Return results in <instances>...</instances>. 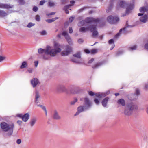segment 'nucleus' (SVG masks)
I'll return each mask as SVG.
<instances>
[{
	"instance_id": "obj_1",
	"label": "nucleus",
	"mask_w": 148,
	"mask_h": 148,
	"mask_svg": "<svg viewBox=\"0 0 148 148\" xmlns=\"http://www.w3.org/2000/svg\"><path fill=\"white\" fill-rule=\"evenodd\" d=\"M61 45L59 43L55 42L54 45V48L52 49L49 46H47L45 49L40 48L38 49V52L39 54L45 53L46 55H50L54 57L56 54L60 52L61 51Z\"/></svg>"
},
{
	"instance_id": "obj_2",
	"label": "nucleus",
	"mask_w": 148,
	"mask_h": 148,
	"mask_svg": "<svg viewBox=\"0 0 148 148\" xmlns=\"http://www.w3.org/2000/svg\"><path fill=\"white\" fill-rule=\"evenodd\" d=\"M138 108L135 103L131 102L128 103L125 107L124 114L125 115L129 116L132 115L133 112L137 111Z\"/></svg>"
},
{
	"instance_id": "obj_3",
	"label": "nucleus",
	"mask_w": 148,
	"mask_h": 148,
	"mask_svg": "<svg viewBox=\"0 0 148 148\" xmlns=\"http://www.w3.org/2000/svg\"><path fill=\"white\" fill-rule=\"evenodd\" d=\"M125 7H127L126 13L121 15V16H124L130 13L134 8V5L133 4L126 3L124 1H121L117 5L116 8L118 10H119L120 8H124Z\"/></svg>"
},
{
	"instance_id": "obj_4",
	"label": "nucleus",
	"mask_w": 148,
	"mask_h": 148,
	"mask_svg": "<svg viewBox=\"0 0 148 148\" xmlns=\"http://www.w3.org/2000/svg\"><path fill=\"white\" fill-rule=\"evenodd\" d=\"M1 128L5 132H8L7 134L8 136L11 135L13 132V129L14 127V124L12 123L8 124L5 122H3L1 123Z\"/></svg>"
},
{
	"instance_id": "obj_5",
	"label": "nucleus",
	"mask_w": 148,
	"mask_h": 148,
	"mask_svg": "<svg viewBox=\"0 0 148 148\" xmlns=\"http://www.w3.org/2000/svg\"><path fill=\"white\" fill-rule=\"evenodd\" d=\"M88 93L89 95L91 96H93L95 95L97 97L99 98H101L107 95H108L110 92L109 91H108L106 92H105L99 93H94L92 91H88Z\"/></svg>"
},
{
	"instance_id": "obj_6",
	"label": "nucleus",
	"mask_w": 148,
	"mask_h": 148,
	"mask_svg": "<svg viewBox=\"0 0 148 148\" xmlns=\"http://www.w3.org/2000/svg\"><path fill=\"white\" fill-rule=\"evenodd\" d=\"M80 100L84 102V106L88 110L91 107L92 103L89 98L87 97L82 98L80 99Z\"/></svg>"
},
{
	"instance_id": "obj_7",
	"label": "nucleus",
	"mask_w": 148,
	"mask_h": 148,
	"mask_svg": "<svg viewBox=\"0 0 148 148\" xmlns=\"http://www.w3.org/2000/svg\"><path fill=\"white\" fill-rule=\"evenodd\" d=\"M119 20L118 17L116 16H113L111 15L107 17L108 21L111 24H115Z\"/></svg>"
},
{
	"instance_id": "obj_8",
	"label": "nucleus",
	"mask_w": 148,
	"mask_h": 148,
	"mask_svg": "<svg viewBox=\"0 0 148 148\" xmlns=\"http://www.w3.org/2000/svg\"><path fill=\"white\" fill-rule=\"evenodd\" d=\"M95 25H93L88 27V29L92 33V36L94 37H96L98 34V32L96 30L97 24H95Z\"/></svg>"
},
{
	"instance_id": "obj_9",
	"label": "nucleus",
	"mask_w": 148,
	"mask_h": 148,
	"mask_svg": "<svg viewBox=\"0 0 148 148\" xmlns=\"http://www.w3.org/2000/svg\"><path fill=\"white\" fill-rule=\"evenodd\" d=\"M72 51V47L69 45H67L65 46V50L62 52L61 55L63 56H67Z\"/></svg>"
},
{
	"instance_id": "obj_10",
	"label": "nucleus",
	"mask_w": 148,
	"mask_h": 148,
	"mask_svg": "<svg viewBox=\"0 0 148 148\" xmlns=\"http://www.w3.org/2000/svg\"><path fill=\"white\" fill-rule=\"evenodd\" d=\"M57 90L60 92H64L67 94H69V91L65 86L63 84H60L58 85L57 87Z\"/></svg>"
},
{
	"instance_id": "obj_11",
	"label": "nucleus",
	"mask_w": 148,
	"mask_h": 148,
	"mask_svg": "<svg viewBox=\"0 0 148 148\" xmlns=\"http://www.w3.org/2000/svg\"><path fill=\"white\" fill-rule=\"evenodd\" d=\"M73 56L77 59H76L75 58H72L71 59V60L73 62L78 64L82 62L80 52H78L77 53L73 54Z\"/></svg>"
},
{
	"instance_id": "obj_12",
	"label": "nucleus",
	"mask_w": 148,
	"mask_h": 148,
	"mask_svg": "<svg viewBox=\"0 0 148 148\" xmlns=\"http://www.w3.org/2000/svg\"><path fill=\"white\" fill-rule=\"evenodd\" d=\"M85 22L89 23L90 22H95V23L94 25H95V24H97V23H99L100 21V20L99 18H95L92 17H88L86 19Z\"/></svg>"
},
{
	"instance_id": "obj_13",
	"label": "nucleus",
	"mask_w": 148,
	"mask_h": 148,
	"mask_svg": "<svg viewBox=\"0 0 148 148\" xmlns=\"http://www.w3.org/2000/svg\"><path fill=\"white\" fill-rule=\"evenodd\" d=\"M62 35L65 37L69 44L70 45H72L73 43L72 39L69 36L67 32L66 31H64L62 33Z\"/></svg>"
},
{
	"instance_id": "obj_14",
	"label": "nucleus",
	"mask_w": 148,
	"mask_h": 148,
	"mask_svg": "<svg viewBox=\"0 0 148 148\" xmlns=\"http://www.w3.org/2000/svg\"><path fill=\"white\" fill-rule=\"evenodd\" d=\"M88 110L84 106H80L77 107V112L75 114L74 116H76L78 115L80 113L84 111Z\"/></svg>"
},
{
	"instance_id": "obj_15",
	"label": "nucleus",
	"mask_w": 148,
	"mask_h": 148,
	"mask_svg": "<svg viewBox=\"0 0 148 148\" xmlns=\"http://www.w3.org/2000/svg\"><path fill=\"white\" fill-rule=\"evenodd\" d=\"M40 83L38 79L36 78H33L31 80V84L33 88L36 87Z\"/></svg>"
},
{
	"instance_id": "obj_16",
	"label": "nucleus",
	"mask_w": 148,
	"mask_h": 148,
	"mask_svg": "<svg viewBox=\"0 0 148 148\" xmlns=\"http://www.w3.org/2000/svg\"><path fill=\"white\" fill-rule=\"evenodd\" d=\"M140 11L142 13H139L138 14V16H141L143 15V13L145 12H147L148 14V6L142 7L140 8Z\"/></svg>"
},
{
	"instance_id": "obj_17",
	"label": "nucleus",
	"mask_w": 148,
	"mask_h": 148,
	"mask_svg": "<svg viewBox=\"0 0 148 148\" xmlns=\"http://www.w3.org/2000/svg\"><path fill=\"white\" fill-rule=\"evenodd\" d=\"M139 90L138 89H136V90L135 93L132 94L131 95L132 97L129 98L130 100H134L137 98L139 94Z\"/></svg>"
},
{
	"instance_id": "obj_18",
	"label": "nucleus",
	"mask_w": 148,
	"mask_h": 148,
	"mask_svg": "<svg viewBox=\"0 0 148 148\" xmlns=\"http://www.w3.org/2000/svg\"><path fill=\"white\" fill-rule=\"evenodd\" d=\"M53 118L55 120H60L61 119V116L59 115L58 112L56 110H55L53 114Z\"/></svg>"
},
{
	"instance_id": "obj_19",
	"label": "nucleus",
	"mask_w": 148,
	"mask_h": 148,
	"mask_svg": "<svg viewBox=\"0 0 148 148\" xmlns=\"http://www.w3.org/2000/svg\"><path fill=\"white\" fill-rule=\"evenodd\" d=\"M13 7V5H10L8 4L0 3V8L3 9H9L12 8Z\"/></svg>"
},
{
	"instance_id": "obj_20",
	"label": "nucleus",
	"mask_w": 148,
	"mask_h": 148,
	"mask_svg": "<svg viewBox=\"0 0 148 148\" xmlns=\"http://www.w3.org/2000/svg\"><path fill=\"white\" fill-rule=\"evenodd\" d=\"M35 101L37 103H38L39 102V99L40 98V96L38 91L37 90L35 91Z\"/></svg>"
},
{
	"instance_id": "obj_21",
	"label": "nucleus",
	"mask_w": 148,
	"mask_h": 148,
	"mask_svg": "<svg viewBox=\"0 0 148 148\" xmlns=\"http://www.w3.org/2000/svg\"><path fill=\"white\" fill-rule=\"evenodd\" d=\"M109 99V98L108 97H106L102 101V104L104 107H106L107 103Z\"/></svg>"
},
{
	"instance_id": "obj_22",
	"label": "nucleus",
	"mask_w": 148,
	"mask_h": 148,
	"mask_svg": "<svg viewBox=\"0 0 148 148\" xmlns=\"http://www.w3.org/2000/svg\"><path fill=\"white\" fill-rule=\"evenodd\" d=\"M114 0H111L110 1V3L108 7V9L106 10V12L107 13L109 12L112 9L113 6V2Z\"/></svg>"
},
{
	"instance_id": "obj_23",
	"label": "nucleus",
	"mask_w": 148,
	"mask_h": 148,
	"mask_svg": "<svg viewBox=\"0 0 148 148\" xmlns=\"http://www.w3.org/2000/svg\"><path fill=\"white\" fill-rule=\"evenodd\" d=\"M29 118V115L28 113H26L22 116V120L25 122H27Z\"/></svg>"
},
{
	"instance_id": "obj_24",
	"label": "nucleus",
	"mask_w": 148,
	"mask_h": 148,
	"mask_svg": "<svg viewBox=\"0 0 148 148\" xmlns=\"http://www.w3.org/2000/svg\"><path fill=\"white\" fill-rule=\"evenodd\" d=\"M147 18V16L146 15H145L142 17H141L140 18V21L143 23H145Z\"/></svg>"
},
{
	"instance_id": "obj_25",
	"label": "nucleus",
	"mask_w": 148,
	"mask_h": 148,
	"mask_svg": "<svg viewBox=\"0 0 148 148\" xmlns=\"http://www.w3.org/2000/svg\"><path fill=\"white\" fill-rule=\"evenodd\" d=\"M117 103L121 104L123 106H125V102L124 100L123 99H119L117 101Z\"/></svg>"
},
{
	"instance_id": "obj_26",
	"label": "nucleus",
	"mask_w": 148,
	"mask_h": 148,
	"mask_svg": "<svg viewBox=\"0 0 148 148\" xmlns=\"http://www.w3.org/2000/svg\"><path fill=\"white\" fill-rule=\"evenodd\" d=\"M37 119L36 118H34L32 119L29 122V124L31 127H33Z\"/></svg>"
},
{
	"instance_id": "obj_27",
	"label": "nucleus",
	"mask_w": 148,
	"mask_h": 148,
	"mask_svg": "<svg viewBox=\"0 0 148 148\" xmlns=\"http://www.w3.org/2000/svg\"><path fill=\"white\" fill-rule=\"evenodd\" d=\"M8 15L7 13L2 10H0V17H3L6 16Z\"/></svg>"
},
{
	"instance_id": "obj_28",
	"label": "nucleus",
	"mask_w": 148,
	"mask_h": 148,
	"mask_svg": "<svg viewBox=\"0 0 148 148\" xmlns=\"http://www.w3.org/2000/svg\"><path fill=\"white\" fill-rule=\"evenodd\" d=\"M108 42L110 44H112V47L110 48V50H112L115 46L114 40L113 39L110 40H109Z\"/></svg>"
},
{
	"instance_id": "obj_29",
	"label": "nucleus",
	"mask_w": 148,
	"mask_h": 148,
	"mask_svg": "<svg viewBox=\"0 0 148 148\" xmlns=\"http://www.w3.org/2000/svg\"><path fill=\"white\" fill-rule=\"evenodd\" d=\"M58 18V17H56L55 18H53L52 19H49L46 20V21L49 23H51L55 21Z\"/></svg>"
},
{
	"instance_id": "obj_30",
	"label": "nucleus",
	"mask_w": 148,
	"mask_h": 148,
	"mask_svg": "<svg viewBox=\"0 0 148 148\" xmlns=\"http://www.w3.org/2000/svg\"><path fill=\"white\" fill-rule=\"evenodd\" d=\"M27 66V63L25 61L23 62L21 65L20 66V68L21 69L26 68Z\"/></svg>"
},
{
	"instance_id": "obj_31",
	"label": "nucleus",
	"mask_w": 148,
	"mask_h": 148,
	"mask_svg": "<svg viewBox=\"0 0 148 148\" xmlns=\"http://www.w3.org/2000/svg\"><path fill=\"white\" fill-rule=\"evenodd\" d=\"M73 89L75 92H72L74 94H77L79 92L80 89L78 87H75Z\"/></svg>"
},
{
	"instance_id": "obj_32",
	"label": "nucleus",
	"mask_w": 148,
	"mask_h": 148,
	"mask_svg": "<svg viewBox=\"0 0 148 148\" xmlns=\"http://www.w3.org/2000/svg\"><path fill=\"white\" fill-rule=\"evenodd\" d=\"M88 29V27L85 28L84 27H82L80 28L79 29V31L82 32H85L87 31Z\"/></svg>"
},
{
	"instance_id": "obj_33",
	"label": "nucleus",
	"mask_w": 148,
	"mask_h": 148,
	"mask_svg": "<svg viewBox=\"0 0 148 148\" xmlns=\"http://www.w3.org/2000/svg\"><path fill=\"white\" fill-rule=\"evenodd\" d=\"M77 101V98L75 97L74 99L70 102V104L71 105H73Z\"/></svg>"
},
{
	"instance_id": "obj_34",
	"label": "nucleus",
	"mask_w": 148,
	"mask_h": 148,
	"mask_svg": "<svg viewBox=\"0 0 148 148\" xmlns=\"http://www.w3.org/2000/svg\"><path fill=\"white\" fill-rule=\"evenodd\" d=\"M101 65V63H97L96 64H95L94 66H92V68L93 69H95L99 67Z\"/></svg>"
},
{
	"instance_id": "obj_35",
	"label": "nucleus",
	"mask_w": 148,
	"mask_h": 148,
	"mask_svg": "<svg viewBox=\"0 0 148 148\" xmlns=\"http://www.w3.org/2000/svg\"><path fill=\"white\" fill-rule=\"evenodd\" d=\"M85 22V21L82 20L78 23V26L80 27L83 26L84 25Z\"/></svg>"
},
{
	"instance_id": "obj_36",
	"label": "nucleus",
	"mask_w": 148,
	"mask_h": 148,
	"mask_svg": "<svg viewBox=\"0 0 148 148\" xmlns=\"http://www.w3.org/2000/svg\"><path fill=\"white\" fill-rule=\"evenodd\" d=\"M97 51H98V49H92L90 51L91 53L92 54H95L97 52Z\"/></svg>"
},
{
	"instance_id": "obj_37",
	"label": "nucleus",
	"mask_w": 148,
	"mask_h": 148,
	"mask_svg": "<svg viewBox=\"0 0 148 148\" xmlns=\"http://www.w3.org/2000/svg\"><path fill=\"white\" fill-rule=\"evenodd\" d=\"M87 7H84L82 8L79 9L78 10V13H80L82 12L85 9L87 8Z\"/></svg>"
},
{
	"instance_id": "obj_38",
	"label": "nucleus",
	"mask_w": 148,
	"mask_h": 148,
	"mask_svg": "<svg viewBox=\"0 0 148 148\" xmlns=\"http://www.w3.org/2000/svg\"><path fill=\"white\" fill-rule=\"evenodd\" d=\"M136 48L137 46L136 45H134L132 47H129V49L130 51H132L134 50H136Z\"/></svg>"
},
{
	"instance_id": "obj_39",
	"label": "nucleus",
	"mask_w": 148,
	"mask_h": 148,
	"mask_svg": "<svg viewBox=\"0 0 148 148\" xmlns=\"http://www.w3.org/2000/svg\"><path fill=\"white\" fill-rule=\"evenodd\" d=\"M49 6L50 7L54 6L55 5V3L52 1H49L48 3Z\"/></svg>"
},
{
	"instance_id": "obj_40",
	"label": "nucleus",
	"mask_w": 148,
	"mask_h": 148,
	"mask_svg": "<svg viewBox=\"0 0 148 148\" xmlns=\"http://www.w3.org/2000/svg\"><path fill=\"white\" fill-rule=\"evenodd\" d=\"M18 1L21 5H24L25 3L24 0H18Z\"/></svg>"
},
{
	"instance_id": "obj_41",
	"label": "nucleus",
	"mask_w": 148,
	"mask_h": 148,
	"mask_svg": "<svg viewBox=\"0 0 148 148\" xmlns=\"http://www.w3.org/2000/svg\"><path fill=\"white\" fill-rule=\"evenodd\" d=\"M127 22H127H126V26L123 29V32H124V33H125L126 29L127 27H132V26L130 25H128Z\"/></svg>"
},
{
	"instance_id": "obj_42",
	"label": "nucleus",
	"mask_w": 148,
	"mask_h": 148,
	"mask_svg": "<svg viewBox=\"0 0 148 148\" xmlns=\"http://www.w3.org/2000/svg\"><path fill=\"white\" fill-rule=\"evenodd\" d=\"M35 25L33 23H29L27 25V27L28 28H30L32 26H34Z\"/></svg>"
},
{
	"instance_id": "obj_43",
	"label": "nucleus",
	"mask_w": 148,
	"mask_h": 148,
	"mask_svg": "<svg viewBox=\"0 0 148 148\" xmlns=\"http://www.w3.org/2000/svg\"><path fill=\"white\" fill-rule=\"evenodd\" d=\"M122 31V29H120L119 30V33H118L117 34H116L115 35V38H117V37H118L120 35V34L121 33Z\"/></svg>"
},
{
	"instance_id": "obj_44",
	"label": "nucleus",
	"mask_w": 148,
	"mask_h": 148,
	"mask_svg": "<svg viewBox=\"0 0 148 148\" xmlns=\"http://www.w3.org/2000/svg\"><path fill=\"white\" fill-rule=\"evenodd\" d=\"M36 20L38 21H40V16L39 15H37L36 16Z\"/></svg>"
},
{
	"instance_id": "obj_45",
	"label": "nucleus",
	"mask_w": 148,
	"mask_h": 148,
	"mask_svg": "<svg viewBox=\"0 0 148 148\" xmlns=\"http://www.w3.org/2000/svg\"><path fill=\"white\" fill-rule=\"evenodd\" d=\"M40 34L42 35H46L47 34V32L45 30H43L40 32Z\"/></svg>"
},
{
	"instance_id": "obj_46",
	"label": "nucleus",
	"mask_w": 148,
	"mask_h": 148,
	"mask_svg": "<svg viewBox=\"0 0 148 148\" xmlns=\"http://www.w3.org/2000/svg\"><path fill=\"white\" fill-rule=\"evenodd\" d=\"M71 6V5H66L63 8V10H68V9L69 8V7Z\"/></svg>"
},
{
	"instance_id": "obj_47",
	"label": "nucleus",
	"mask_w": 148,
	"mask_h": 148,
	"mask_svg": "<svg viewBox=\"0 0 148 148\" xmlns=\"http://www.w3.org/2000/svg\"><path fill=\"white\" fill-rule=\"evenodd\" d=\"M123 53V51H119L116 53V55L118 56L120 54H122Z\"/></svg>"
},
{
	"instance_id": "obj_48",
	"label": "nucleus",
	"mask_w": 148,
	"mask_h": 148,
	"mask_svg": "<svg viewBox=\"0 0 148 148\" xmlns=\"http://www.w3.org/2000/svg\"><path fill=\"white\" fill-rule=\"evenodd\" d=\"M94 101L95 103L97 105L99 104V101L97 99H95L94 100Z\"/></svg>"
},
{
	"instance_id": "obj_49",
	"label": "nucleus",
	"mask_w": 148,
	"mask_h": 148,
	"mask_svg": "<svg viewBox=\"0 0 148 148\" xmlns=\"http://www.w3.org/2000/svg\"><path fill=\"white\" fill-rule=\"evenodd\" d=\"M84 42L83 40L82 39H79L78 40V42L79 43H82Z\"/></svg>"
},
{
	"instance_id": "obj_50",
	"label": "nucleus",
	"mask_w": 148,
	"mask_h": 148,
	"mask_svg": "<svg viewBox=\"0 0 148 148\" xmlns=\"http://www.w3.org/2000/svg\"><path fill=\"white\" fill-rule=\"evenodd\" d=\"M5 57L2 56L0 55V62H1L5 58Z\"/></svg>"
},
{
	"instance_id": "obj_51",
	"label": "nucleus",
	"mask_w": 148,
	"mask_h": 148,
	"mask_svg": "<svg viewBox=\"0 0 148 148\" xmlns=\"http://www.w3.org/2000/svg\"><path fill=\"white\" fill-rule=\"evenodd\" d=\"M33 69L32 68H30L28 69L27 71L29 73H31L32 72Z\"/></svg>"
},
{
	"instance_id": "obj_52",
	"label": "nucleus",
	"mask_w": 148,
	"mask_h": 148,
	"mask_svg": "<svg viewBox=\"0 0 148 148\" xmlns=\"http://www.w3.org/2000/svg\"><path fill=\"white\" fill-rule=\"evenodd\" d=\"M45 2V1L42 0L40 1V5H42Z\"/></svg>"
},
{
	"instance_id": "obj_53",
	"label": "nucleus",
	"mask_w": 148,
	"mask_h": 148,
	"mask_svg": "<svg viewBox=\"0 0 148 148\" xmlns=\"http://www.w3.org/2000/svg\"><path fill=\"white\" fill-rule=\"evenodd\" d=\"M37 106L41 108L43 110H44L46 108L45 106L40 104L38 105Z\"/></svg>"
},
{
	"instance_id": "obj_54",
	"label": "nucleus",
	"mask_w": 148,
	"mask_h": 148,
	"mask_svg": "<svg viewBox=\"0 0 148 148\" xmlns=\"http://www.w3.org/2000/svg\"><path fill=\"white\" fill-rule=\"evenodd\" d=\"M74 17L71 16V17H70V18H69V21L70 22H72V21L74 20Z\"/></svg>"
},
{
	"instance_id": "obj_55",
	"label": "nucleus",
	"mask_w": 148,
	"mask_h": 148,
	"mask_svg": "<svg viewBox=\"0 0 148 148\" xmlns=\"http://www.w3.org/2000/svg\"><path fill=\"white\" fill-rule=\"evenodd\" d=\"M38 10V8L36 6H34L33 8V11L34 12H36Z\"/></svg>"
},
{
	"instance_id": "obj_56",
	"label": "nucleus",
	"mask_w": 148,
	"mask_h": 148,
	"mask_svg": "<svg viewBox=\"0 0 148 148\" xmlns=\"http://www.w3.org/2000/svg\"><path fill=\"white\" fill-rule=\"evenodd\" d=\"M73 32V29L71 27H69V32L70 33H72Z\"/></svg>"
},
{
	"instance_id": "obj_57",
	"label": "nucleus",
	"mask_w": 148,
	"mask_h": 148,
	"mask_svg": "<svg viewBox=\"0 0 148 148\" xmlns=\"http://www.w3.org/2000/svg\"><path fill=\"white\" fill-rule=\"evenodd\" d=\"M55 14V12H51V13L47 14V16H49L50 15H54Z\"/></svg>"
},
{
	"instance_id": "obj_58",
	"label": "nucleus",
	"mask_w": 148,
	"mask_h": 148,
	"mask_svg": "<svg viewBox=\"0 0 148 148\" xmlns=\"http://www.w3.org/2000/svg\"><path fill=\"white\" fill-rule=\"evenodd\" d=\"M43 58L45 60H48L49 59V57L48 56H47L46 55H44L43 56Z\"/></svg>"
},
{
	"instance_id": "obj_59",
	"label": "nucleus",
	"mask_w": 148,
	"mask_h": 148,
	"mask_svg": "<svg viewBox=\"0 0 148 148\" xmlns=\"http://www.w3.org/2000/svg\"><path fill=\"white\" fill-rule=\"evenodd\" d=\"M72 92H75L74 89L71 90H70V92H69V94H68V95L70 94H74Z\"/></svg>"
},
{
	"instance_id": "obj_60",
	"label": "nucleus",
	"mask_w": 148,
	"mask_h": 148,
	"mask_svg": "<svg viewBox=\"0 0 148 148\" xmlns=\"http://www.w3.org/2000/svg\"><path fill=\"white\" fill-rule=\"evenodd\" d=\"M145 49L148 50V42L145 44Z\"/></svg>"
},
{
	"instance_id": "obj_61",
	"label": "nucleus",
	"mask_w": 148,
	"mask_h": 148,
	"mask_svg": "<svg viewBox=\"0 0 148 148\" xmlns=\"http://www.w3.org/2000/svg\"><path fill=\"white\" fill-rule=\"evenodd\" d=\"M84 51L87 53H91L90 51L88 49H85L84 50Z\"/></svg>"
},
{
	"instance_id": "obj_62",
	"label": "nucleus",
	"mask_w": 148,
	"mask_h": 148,
	"mask_svg": "<svg viewBox=\"0 0 148 148\" xmlns=\"http://www.w3.org/2000/svg\"><path fill=\"white\" fill-rule=\"evenodd\" d=\"M21 139H17L16 143L18 144H19L21 143Z\"/></svg>"
},
{
	"instance_id": "obj_63",
	"label": "nucleus",
	"mask_w": 148,
	"mask_h": 148,
	"mask_svg": "<svg viewBox=\"0 0 148 148\" xmlns=\"http://www.w3.org/2000/svg\"><path fill=\"white\" fill-rule=\"evenodd\" d=\"M94 59L93 58H92L90 60L88 61L89 63H91L92 62L94 61Z\"/></svg>"
},
{
	"instance_id": "obj_64",
	"label": "nucleus",
	"mask_w": 148,
	"mask_h": 148,
	"mask_svg": "<svg viewBox=\"0 0 148 148\" xmlns=\"http://www.w3.org/2000/svg\"><path fill=\"white\" fill-rule=\"evenodd\" d=\"M22 122L21 121L18 120L17 121V123L20 125L22 124Z\"/></svg>"
}]
</instances>
